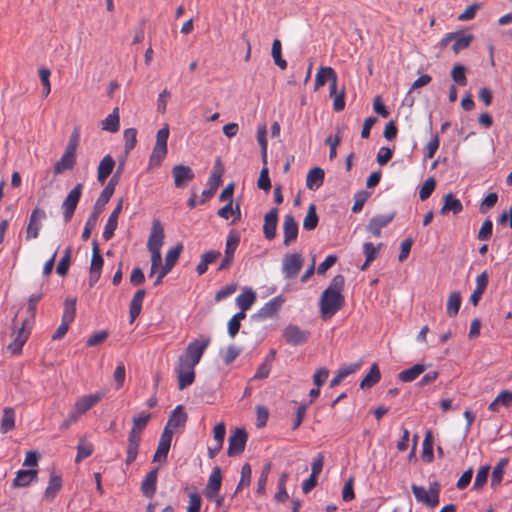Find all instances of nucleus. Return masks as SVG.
<instances>
[{
  "label": "nucleus",
  "instance_id": "nucleus-8",
  "mask_svg": "<svg viewBox=\"0 0 512 512\" xmlns=\"http://www.w3.org/2000/svg\"><path fill=\"white\" fill-rule=\"evenodd\" d=\"M83 184L78 183L66 196L62 203L64 221L68 223L77 208L79 200L82 195Z\"/></svg>",
  "mask_w": 512,
  "mask_h": 512
},
{
  "label": "nucleus",
  "instance_id": "nucleus-43",
  "mask_svg": "<svg viewBox=\"0 0 512 512\" xmlns=\"http://www.w3.org/2000/svg\"><path fill=\"white\" fill-rule=\"evenodd\" d=\"M240 243V235L236 231H230L226 237L225 256L234 259L235 251Z\"/></svg>",
  "mask_w": 512,
  "mask_h": 512
},
{
  "label": "nucleus",
  "instance_id": "nucleus-53",
  "mask_svg": "<svg viewBox=\"0 0 512 512\" xmlns=\"http://www.w3.org/2000/svg\"><path fill=\"white\" fill-rule=\"evenodd\" d=\"M257 141L261 147V156L263 164H267V130L265 126L259 127L257 131Z\"/></svg>",
  "mask_w": 512,
  "mask_h": 512
},
{
  "label": "nucleus",
  "instance_id": "nucleus-34",
  "mask_svg": "<svg viewBox=\"0 0 512 512\" xmlns=\"http://www.w3.org/2000/svg\"><path fill=\"white\" fill-rule=\"evenodd\" d=\"M426 367L424 364H415L412 367L402 370L398 374V379L404 383H409L417 379L424 371Z\"/></svg>",
  "mask_w": 512,
  "mask_h": 512
},
{
  "label": "nucleus",
  "instance_id": "nucleus-20",
  "mask_svg": "<svg viewBox=\"0 0 512 512\" xmlns=\"http://www.w3.org/2000/svg\"><path fill=\"white\" fill-rule=\"evenodd\" d=\"M122 207H123V199L121 198V199H119L116 207L110 214V216L107 220V223L104 227L102 236L105 240H110L114 236V232L118 226V217L122 211Z\"/></svg>",
  "mask_w": 512,
  "mask_h": 512
},
{
  "label": "nucleus",
  "instance_id": "nucleus-60",
  "mask_svg": "<svg viewBox=\"0 0 512 512\" xmlns=\"http://www.w3.org/2000/svg\"><path fill=\"white\" fill-rule=\"evenodd\" d=\"M489 471H490V467L488 465L480 467V469L478 470V472L476 474L474 485H473V488L475 490L482 489V487L486 484Z\"/></svg>",
  "mask_w": 512,
  "mask_h": 512
},
{
  "label": "nucleus",
  "instance_id": "nucleus-18",
  "mask_svg": "<svg viewBox=\"0 0 512 512\" xmlns=\"http://www.w3.org/2000/svg\"><path fill=\"white\" fill-rule=\"evenodd\" d=\"M164 237V229L160 221L155 220L152 224L151 233L147 242L148 250H161Z\"/></svg>",
  "mask_w": 512,
  "mask_h": 512
},
{
  "label": "nucleus",
  "instance_id": "nucleus-21",
  "mask_svg": "<svg viewBox=\"0 0 512 512\" xmlns=\"http://www.w3.org/2000/svg\"><path fill=\"white\" fill-rule=\"evenodd\" d=\"M222 483V474L219 467H215L208 479L204 494L207 498L213 499L219 492Z\"/></svg>",
  "mask_w": 512,
  "mask_h": 512
},
{
  "label": "nucleus",
  "instance_id": "nucleus-39",
  "mask_svg": "<svg viewBox=\"0 0 512 512\" xmlns=\"http://www.w3.org/2000/svg\"><path fill=\"white\" fill-rule=\"evenodd\" d=\"M167 152V147L154 145L153 151L149 158L148 169L152 170L158 168L165 159Z\"/></svg>",
  "mask_w": 512,
  "mask_h": 512
},
{
  "label": "nucleus",
  "instance_id": "nucleus-59",
  "mask_svg": "<svg viewBox=\"0 0 512 512\" xmlns=\"http://www.w3.org/2000/svg\"><path fill=\"white\" fill-rule=\"evenodd\" d=\"M436 187V181L434 178H428L421 186L419 191V198L424 201L428 199Z\"/></svg>",
  "mask_w": 512,
  "mask_h": 512
},
{
  "label": "nucleus",
  "instance_id": "nucleus-38",
  "mask_svg": "<svg viewBox=\"0 0 512 512\" xmlns=\"http://www.w3.org/2000/svg\"><path fill=\"white\" fill-rule=\"evenodd\" d=\"M62 487V478L60 475H57L55 473L50 474L49 482L46 487L44 497L47 500H53L57 493L60 491Z\"/></svg>",
  "mask_w": 512,
  "mask_h": 512
},
{
  "label": "nucleus",
  "instance_id": "nucleus-22",
  "mask_svg": "<svg viewBox=\"0 0 512 512\" xmlns=\"http://www.w3.org/2000/svg\"><path fill=\"white\" fill-rule=\"evenodd\" d=\"M278 223V209L273 208L264 216L263 233L266 239L272 240L276 236Z\"/></svg>",
  "mask_w": 512,
  "mask_h": 512
},
{
  "label": "nucleus",
  "instance_id": "nucleus-4",
  "mask_svg": "<svg viewBox=\"0 0 512 512\" xmlns=\"http://www.w3.org/2000/svg\"><path fill=\"white\" fill-rule=\"evenodd\" d=\"M411 490L418 503L426 505L427 507L434 508L439 504L441 485L437 481L429 484V488L419 486L416 484L411 485Z\"/></svg>",
  "mask_w": 512,
  "mask_h": 512
},
{
  "label": "nucleus",
  "instance_id": "nucleus-25",
  "mask_svg": "<svg viewBox=\"0 0 512 512\" xmlns=\"http://www.w3.org/2000/svg\"><path fill=\"white\" fill-rule=\"evenodd\" d=\"M115 167V160L111 155H106L100 161L97 168V180L104 184Z\"/></svg>",
  "mask_w": 512,
  "mask_h": 512
},
{
  "label": "nucleus",
  "instance_id": "nucleus-45",
  "mask_svg": "<svg viewBox=\"0 0 512 512\" xmlns=\"http://www.w3.org/2000/svg\"><path fill=\"white\" fill-rule=\"evenodd\" d=\"M336 72L331 67H320L315 78V89H319L324 86L327 81H331L334 78Z\"/></svg>",
  "mask_w": 512,
  "mask_h": 512
},
{
  "label": "nucleus",
  "instance_id": "nucleus-48",
  "mask_svg": "<svg viewBox=\"0 0 512 512\" xmlns=\"http://www.w3.org/2000/svg\"><path fill=\"white\" fill-rule=\"evenodd\" d=\"M461 306V295L459 292H452L447 300V314L454 317L458 314Z\"/></svg>",
  "mask_w": 512,
  "mask_h": 512
},
{
  "label": "nucleus",
  "instance_id": "nucleus-57",
  "mask_svg": "<svg viewBox=\"0 0 512 512\" xmlns=\"http://www.w3.org/2000/svg\"><path fill=\"white\" fill-rule=\"evenodd\" d=\"M451 77L458 85L465 86L467 84L465 67L461 64L454 65L451 71Z\"/></svg>",
  "mask_w": 512,
  "mask_h": 512
},
{
  "label": "nucleus",
  "instance_id": "nucleus-17",
  "mask_svg": "<svg viewBox=\"0 0 512 512\" xmlns=\"http://www.w3.org/2000/svg\"><path fill=\"white\" fill-rule=\"evenodd\" d=\"M394 217L395 213L376 215L370 219L366 229L374 237H379L381 235V230L392 222Z\"/></svg>",
  "mask_w": 512,
  "mask_h": 512
},
{
  "label": "nucleus",
  "instance_id": "nucleus-31",
  "mask_svg": "<svg viewBox=\"0 0 512 512\" xmlns=\"http://www.w3.org/2000/svg\"><path fill=\"white\" fill-rule=\"evenodd\" d=\"M284 300L281 296H276L269 300L259 310L258 316L261 318H270L274 316L281 308Z\"/></svg>",
  "mask_w": 512,
  "mask_h": 512
},
{
  "label": "nucleus",
  "instance_id": "nucleus-63",
  "mask_svg": "<svg viewBox=\"0 0 512 512\" xmlns=\"http://www.w3.org/2000/svg\"><path fill=\"white\" fill-rule=\"evenodd\" d=\"M498 201V194L495 192L488 193L480 204V211L486 213L488 210L493 208Z\"/></svg>",
  "mask_w": 512,
  "mask_h": 512
},
{
  "label": "nucleus",
  "instance_id": "nucleus-55",
  "mask_svg": "<svg viewBox=\"0 0 512 512\" xmlns=\"http://www.w3.org/2000/svg\"><path fill=\"white\" fill-rule=\"evenodd\" d=\"M71 252L72 251L70 247L66 248L64 255L57 265L56 272L62 277L66 276L68 273L71 262Z\"/></svg>",
  "mask_w": 512,
  "mask_h": 512
},
{
  "label": "nucleus",
  "instance_id": "nucleus-13",
  "mask_svg": "<svg viewBox=\"0 0 512 512\" xmlns=\"http://www.w3.org/2000/svg\"><path fill=\"white\" fill-rule=\"evenodd\" d=\"M283 245L288 247L297 240L298 237V223L291 214H286L283 219Z\"/></svg>",
  "mask_w": 512,
  "mask_h": 512
},
{
  "label": "nucleus",
  "instance_id": "nucleus-3",
  "mask_svg": "<svg viewBox=\"0 0 512 512\" xmlns=\"http://www.w3.org/2000/svg\"><path fill=\"white\" fill-rule=\"evenodd\" d=\"M14 323L16 330L12 333L13 341L7 346V350L13 355H18L31 334L34 318L32 314L27 316L21 321L20 327H17L16 320Z\"/></svg>",
  "mask_w": 512,
  "mask_h": 512
},
{
  "label": "nucleus",
  "instance_id": "nucleus-47",
  "mask_svg": "<svg viewBox=\"0 0 512 512\" xmlns=\"http://www.w3.org/2000/svg\"><path fill=\"white\" fill-rule=\"evenodd\" d=\"M318 221L319 219L316 213V207L314 204H311L303 220V228L308 231L314 230L318 225Z\"/></svg>",
  "mask_w": 512,
  "mask_h": 512
},
{
  "label": "nucleus",
  "instance_id": "nucleus-14",
  "mask_svg": "<svg viewBox=\"0 0 512 512\" xmlns=\"http://www.w3.org/2000/svg\"><path fill=\"white\" fill-rule=\"evenodd\" d=\"M174 184L177 188H184L195 177L193 170L189 166L175 165L172 168Z\"/></svg>",
  "mask_w": 512,
  "mask_h": 512
},
{
  "label": "nucleus",
  "instance_id": "nucleus-42",
  "mask_svg": "<svg viewBox=\"0 0 512 512\" xmlns=\"http://www.w3.org/2000/svg\"><path fill=\"white\" fill-rule=\"evenodd\" d=\"M473 40L472 34L454 33L452 50L458 54L460 51L469 47Z\"/></svg>",
  "mask_w": 512,
  "mask_h": 512
},
{
  "label": "nucleus",
  "instance_id": "nucleus-27",
  "mask_svg": "<svg viewBox=\"0 0 512 512\" xmlns=\"http://www.w3.org/2000/svg\"><path fill=\"white\" fill-rule=\"evenodd\" d=\"M324 170L320 167L310 169L306 176V186L309 190L315 191L319 189L324 182Z\"/></svg>",
  "mask_w": 512,
  "mask_h": 512
},
{
  "label": "nucleus",
  "instance_id": "nucleus-5",
  "mask_svg": "<svg viewBox=\"0 0 512 512\" xmlns=\"http://www.w3.org/2000/svg\"><path fill=\"white\" fill-rule=\"evenodd\" d=\"M195 367V364L179 357L175 367V372L177 374L178 388L180 390H183L194 383Z\"/></svg>",
  "mask_w": 512,
  "mask_h": 512
},
{
  "label": "nucleus",
  "instance_id": "nucleus-62",
  "mask_svg": "<svg viewBox=\"0 0 512 512\" xmlns=\"http://www.w3.org/2000/svg\"><path fill=\"white\" fill-rule=\"evenodd\" d=\"M493 232V223L490 219H486L477 234V238L480 241L489 240L492 236Z\"/></svg>",
  "mask_w": 512,
  "mask_h": 512
},
{
  "label": "nucleus",
  "instance_id": "nucleus-51",
  "mask_svg": "<svg viewBox=\"0 0 512 512\" xmlns=\"http://www.w3.org/2000/svg\"><path fill=\"white\" fill-rule=\"evenodd\" d=\"M282 45L279 39H275L272 43L271 54L275 64L282 70L287 68V62L282 58L281 55Z\"/></svg>",
  "mask_w": 512,
  "mask_h": 512
},
{
  "label": "nucleus",
  "instance_id": "nucleus-50",
  "mask_svg": "<svg viewBox=\"0 0 512 512\" xmlns=\"http://www.w3.org/2000/svg\"><path fill=\"white\" fill-rule=\"evenodd\" d=\"M245 317L246 313L238 312L228 321V334L231 338H234L237 335L241 327V321L245 319Z\"/></svg>",
  "mask_w": 512,
  "mask_h": 512
},
{
  "label": "nucleus",
  "instance_id": "nucleus-52",
  "mask_svg": "<svg viewBox=\"0 0 512 512\" xmlns=\"http://www.w3.org/2000/svg\"><path fill=\"white\" fill-rule=\"evenodd\" d=\"M252 469L249 463H245L241 468L240 481L237 485L235 493L241 491L244 487H248L251 483Z\"/></svg>",
  "mask_w": 512,
  "mask_h": 512
},
{
  "label": "nucleus",
  "instance_id": "nucleus-46",
  "mask_svg": "<svg viewBox=\"0 0 512 512\" xmlns=\"http://www.w3.org/2000/svg\"><path fill=\"white\" fill-rule=\"evenodd\" d=\"M508 464L507 458H502L499 460L497 465L494 467L492 471V477H491V486L496 487L500 485L503 475H504V469Z\"/></svg>",
  "mask_w": 512,
  "mask_h": 512
},
{
  "label": "nucleus",
  "instance_id": "nucleus-30",
  "mask_svg": "<svg viewBox=\"0 0 512 512\" xmlns=\"http://www.w3.org/2000/svg\"><path fill=\"white\" fill-rule=\"evenodd\" d=\"M145 295L146 291L144 289L137 290L133 295L129 308L130 323H133L141 313Z\"/></svg>",
  "mask_w": 512,
  "mask_h": 512
},
{
  "label": "nucleus",
  "instance_id": "nucleus-29",
  "mask_svg": "<svg viewBox=\"0 0 512 512\" xmlns=\"http://www.w3.org/2000/svg\"><path fill=\"white\" fill-rule=\"evenodd\" d=\"M38 472L35 469L19 470L13 480V487H27L37 480Z\"/></svg>",
  "mask_w": 512,
  "mask_h": 512
},
{
  "label": "nucleus",
  "instance_id": "nucleus-1",
  "mask_svg": "<svg viewBox=\"0 0 512 512\" xmlns=\"http://www.w3.org/2000/svg\"><path fill=\"white\" fill-rule=\"evenodd\" d=\"M345 279L342 275H336L330 282L329 286L323 291L320 300V312L324 319L334 316L345 303L342 294Z\"/></svg>",
  "mask_w": 512,
  "mask_h": 512
},
{
  "label": "nucleus",
  "instance_id": "nucleus-10",
  "mask_svg": "<svg viewBox=\"0 0 512 512\" xmlns=\"http://www.w3.org/2000/svg\"><path fill=\"white\" fill-rule=\"evenodd\" d=\"M247 439V432L242 428H237L228 438V456L233 457L241 454L245 449Z\"/></svg>",
  "mask_w": 512,
  "mask_h": 512
},
{
  "label": "nucleus",
  "instance_id": "nucleus-19",
  "mask_svg": "<svg viewBox=\"0 0 512 512\" xmlns=\"http://www.w3.org/2000/svg\"><path fill=\"white\" fill-rule=\"evenodd\" d=\"M186 421L187 414L184 411V407L182 405H178L172 411L164 430H168V432H171L173 435L174 431L179 427H183Z\"/></svg>",
  "mask_w": 512,
  "mask_h": 512
},
{
  "label": "nucleus",
  "instance_id": "nucleus-11",
  "mask_svg": "<svg viewBox=\"0 0 512 512\" xmlns=\"http://www.w3.org/2000/svg\"><path fill=\"white\" fill-rule=\"evenodd\" d=\"M46 219V213L43 209L35 208L32 210L29 222L26 228V239H36L39 236L42 222Z\"/></svg>",
  "mask_w": 512,
  "mask_h": 512
},
{
  "label": "nucleus",
  "instance_id": "nucleus-40",
  "mask_svg": "<svg viewBox=\"0 0 512 512\" xmlns=\"http://www.w3.org/2000/svg\"><path fill=\"white\" fill-rule=\"evenodd\" d=\"M151 415L149 413H141L133 418L132 428L130 434L142 437L143 430L150 421Z\"/></svg>",
  "mask_w": 512,
  "mask_h": 512
},
{
  "label": "nucleus",
  "instance_id": "nucleus-12",
  "mask_svg": "<svg viewBox=\"0 0 512 512\" xmlns=\"http://www.w3.org/2000/svg\"><path fill=\"white\" fill-rule=\"evenodd\" d=\"M109 202V200H105L101 203L100 196L96 200V203L93 207V212L90 214L88 219L86 220L83 232H82V239L84 241L88 240L91 236L92 231L95 229L99 215L101 214L102 210L104 209L105 205Z\"/></svg>",
  "mask_w": 512,
  "mask_h": 512
},
{
  "label": "nucleus",
  "instance_id": "nucleus-36",
  "mask_svg": "<svg viewBox=\"0 0 512 512\" xmlns=\"http://www.w3.org/2000/svg\"><path fill=\"white\" fill-rule=\"evenodd\" d=\"M15 417V410L12 407H5L3 409L0 423V432L2 434L8 433L15 428Z\"/></svg>",
  "mask_w": 512,
  "mask_h": 512
},
{
  "label": "nucleus",
  "instance_id": "nucleus-32",
  "mask_svg": "<svg viewBox=\"0 0 512 512\" xmlns=\"http://www.w3.org/2000/svg\"><path fill=\"white\" fill-rule=\"evenodd\" d=\"M120 128L119 108L115 107L111 114L101 121V129L110 133H116Z\"/></svg>",
  "mask_w": 512,
  "mask_h": 512
},
{
  "label": "nucleus",
  "instance_id": "nucleus-37",
  "mask_svg": "<svg viewBox=\"0 0 512 512\" xmlns=\"http://www.w3.org/2000/svg\"><path fill=\"white\" fill-rule=\"evenodd\" d=\"M381 379V372L379 370V367L376 363H374L371 367L369 372L366 374V376L362 379L360 382V388L361 389H369L373 387L375 384H377Z\"/></svg>",
  "mask_w": 512,
  "mask_h": 512
},
{
  "label": "nucleus",
  "instance_id": "nucleus-15",
  "mask_svg": "<svg viewBox=\"0 0 512 512\" xmlns=\"http://www.w3.org/2000/svg\"><path fill=\"white\" fill-rule=\"evenodd\" d=\"M286 342L293 345H301L308 340L309 332L302 330L296 325H289L283 331Z\"/></svg>",
  "mask_w": 512,
  "mask_h": 512
},
{
  "label": "nucleus",
  "instance_id": "nucleus-54",
  "mask_svg": "<svg viewBox=\"0 0 512 512\" xmlns=\"http://www.w3.org/2000/svg\"><path fill=\"white\" fill-rule=\"evenodd\" d=\"M270 469H271L270 463H267L264 465V467L259 475L258 481H257L256 494H258V495L265 494V489H266V484L268 481Z\"/></svg>",
  "mask_w": 512,
  "mask_h": 512
},
{
  "label": "nucleus",
  "instance_id": "nucleus-24",
  "mask_svg": "<svg viewBox=\"0 0 512 512\" xmlns=\"http://www.w3.org/2000/svg\"><path fill=\"white\" fill-rule=\"evenodd\" d=\"M158 478V468H155L147 473L141 483V491L147 498H152L156 492Z\"/></svg>",
  "mask_w": 512,
  "mask_h": 512
},
{
  "label": "nucleus",
  "instance_id": "nucleus-56",
  "mask_svg": "<svg viewBox=\"0 0 512 512\" xmlns=\"http://www.w3.org/2000/svg\"><path fill=\"white\" fill-rule=\"evenodd\" d=\"M123 138L125 141V151L129 153L137 143V130L135 128L125 129L123 132Z\"/></svg>",
  "mask_w": 512,
  "mask_h": 512
},
{
  "label": "nucleus",
  "instance_id": "nucleus-64",
  "mask_svg": "<svg viewBox=\"0 0 512 512\" xmlns=\"http://www.w3.org/2000/svg\"><path fill=\"white\" fill-rule=\"evenodd\" d=\"M369 197V193L366 192V191H360V192H357L355 195H354V204L352 206V212L353 213H359L365 202L367 201Z\"/></svg>",
  "mask_w": 512,
  "mask_h": 512
},
{
  "label": "nucleus",
  "instance_id": "nucleus-28",
  "mask_svg": "<svg viewBox=\"0 0 512 512\" xmlns=\"http://www.w3.org/2000/svg\"><path fill=\"white\" fill-rule=\"evenodd\" d=\"M444 204L440 209V213L445 215L452 212L454 215L459 214L463 210V205L452 193H447L443 197Z\"/></svg>",
  "mask_w": 512,
  "mask_h": 512
},
{
  "label": "nucleus",
  "instance_id": "nucleus-26",
  "mask_svg": "<svg viewBox=\"0 0 512 512\" xmlns=\"http://www.w3.org/2000/svg\"><path fill=\"white\" fill-rule=\"evenodd\" d=\"M256 297V293L252 288H244L235 299L237 306L240 308V312L246 313L255 303Z\"/></svg>",
  "mask_w": 512,
  "mask_h": 512
},
{
  "label": "nucleus",
  "instance_id": "nucleus-61",
  "mask_svg": "<svg viewBox=\"0 0 512 512\" xmlns=\"http://www.w3.org/2000/svg\"><path fill=\"white\" fill-rule=\"evenodd\" d=\"M257 185L261 190H264V191H269L271 188V181L269 178V171L267 168V164H264L263 168L260 171Z\"/></svg>",
  "mask_w": 512,
  "mask_h": 512
},
{
  "label": "nucleus",
  "instance_id": "nucleus-44",
  "mask_svg": "<svg viewBox=\"0 0 512 512\" xmlns=\"http://www.w3.org/2000/svg\"><path fill=\"white\" fill-rule=\"evenodd\" d=\"M94 452V446L92 443L80 439L77 445V455L75 457V463H80L84 459L91 456Z\"/></svg>",
  "mask_w": 512,
  "mask_h": 512
},
{
  "label": "nucleus",
  "instance_id": "nucleus-6",
  "mask_svg": "<svg viewBox=\"0 0 512 512\" xmlns=\"http://www.w3.org/2000/svg\"><path fill=\"white\" fill-rule=\"evenodd\" d=\"M210 342V337H201L195 339L188 344L184 354L181 355L180 357L189 361L192 364L197 365L200 362L206 349L210 345Z\"/></svg>",
  "mask_w": 512,
  "mask_h": 512
},
{
  "label": "nucleus",
  "instance_id": "nucleus-41",
  "mask_svg": "<svg viewBox=\"0 0 512 512\" xmlns=\"http://www.w3.org/2000/svg\"><path fill=\"white\" fill-rule=\"evenodd\" d=\"M182 250H183V245L181 243H179L176 246L169 249L166 254V257H165V264L162 268H164L166 271L170 272L172 270V268L175 266Z\"/></svg>",
  "mask_w": 512,
  "mask_h": 512
},
{
  "label": "nucleus",
  "instance_id": "nucleus-2",
  "mask_svg": "<svg viewBox=\"0 0 512 512\" xmlns=\"http://www.w3.org/2000/svg\"><path fill=\"white\" fill-rule=\"evenodd\" d=\"M104 395V392L98 391L78 398L60 428L68 429L71 425L75 424L82 415L96 406L103 399Z\"/></svg>",
  "mask_w": 512,
  "mask_h": 512
},
{
  "label": "nucleus",
  "instance_id": "nucleus-49",
  "mask_svg": "<svg viewBox=\"0 0 512 512\" xmlns=\"http://www.w3.org/2000/svg\"><path fill=\"white\" fill-rule=\"evenodd\" d=\"M103 264H104V260L100 253L99 244L96 240H94L92 243V258H91L90 269L101 272Z\"/></svg>",
  "mask_w": 512,
  "mask_h": 512
},
{
  "label": "nucleus",
  "instance_id": "nucleus-58",
  "mask_svg": "<svg viewBox=\"0 0 512 512\" xmlns=\"http://www.w3.org/2000/svg\"><path fill=\"white\" fill-rule=\"evenodd\" d=\"M382 245L383 244L380 243L377 246H375L371 242H366L363 244V252L365 254V258L367 259V262H373L377 258L378 253H379L380 249L382 248Z\"/></svg>",
  "mask_w": 512,
  "mask_h": 512
},
{
  "label": "nucleus",
  "instance_id": "nucleus-9",
  "mask_svg": "<svg viewBox=\"0 0 512 512\" xmlns=\"http://www.w3.org/2000/svg\"><path fill=\"white\" fill-rule=\"evenodd\" d=\"M304 259L300 253L286 254L282 261V272L286 279L294 278L300 272Z\"/></svg>",
  "mask_w": 512,
  "mask_h": 512
},
{
  "label": "nucleus",
  "instance_id": "nucleus-23",
  "mask_svg": "<svg viewBox=\"0 0 512 512\" xmlns=\"http://www.w3.org/2000/svg\"><path fill=\"white\" fill-rule=\"evenodd\" d=\"M142 437L128 433L126 447V465H131L137 458Z\"/></svg>",
  "mask_w": 512,
  "mask_h": 512
},
{
  "label": "nucleus",
  "instance_id": "nucleus-16",
  "mask_svg": "<svg viewBox=\"0 0 512 512\" xmlns=\"http://www.w3.org/2000/svg\"><path fill=\"white\" fill-rule=\"evenodd\" d=\"M172 433L168 432V430H163L156 452L153 456L154 462H165L167 460V456L171 447L172 442Z\"/></svg>",
  "mask_w": 512,
  "mask_h": 512
},
{
  "label": "nucleus",
  "instance_id": "nucleus-33",
  "mask_svg": "<svg viewBox=\"0 0 512 512\" xmlns=\"http://www.w3.org/2000/svg\"><path fill=\"white\" fill-rule=\"evenodd\" d=\"M76 162V155L65 151L61 156L60 160L54 165V174L58 175L66 170L73 169Z\"/></svg>",
  "mask_w": 512,
  "mask_h": 512
},
{
  "label": "nucleus",
  "instance_id": "nucleus-7",
  "mask_svg": "<svg viewBox=\"0 0 512 512\" xmlns=\"http://www.w3.org/2000/svg\"><path fill=\"white\" fill-rule=\"evenodd\" d=\"M76 315V299H67L64 303V311L61 324L52 335L53 340L62 339L69 329V325L74 321Z\"/></svg>",
  "mask_w": 512,
  "mask_h": 512
},
{
  "label": "nucleus",
  "instance_id": "nucleus-35",
  "mask_svg": "<svg viewBox=\"0 0 512 512\" xmlns=\"http://www.w3.org/2000/svg\"><path fill=\"white\" fill-rule=\"evenodd\" d=\"M221 184V175L220 174H217V173H213L209 179H208V186L207 189L203 190L202 191V194H201V200H200V204H204L206 201H208L211 197H213V195L215 194V192L217 191L218 187L220 186Z\"/></svg>",
  "mask_w": 512,
  "mask_h": 512
}]
</instances>
